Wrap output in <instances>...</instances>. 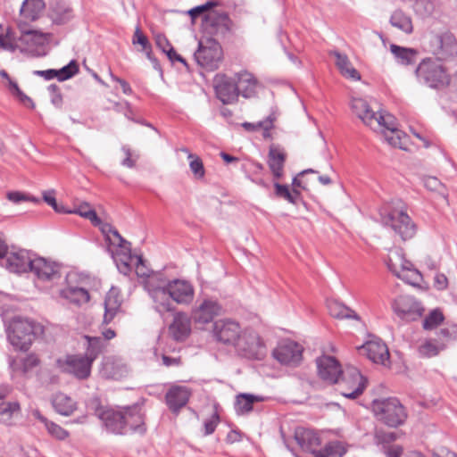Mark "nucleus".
<instances>
[{"mask_svg":"<svg viewBox=\"0 0 457 457\" xmlns=\"http://www.w3.org/2000/svg\"><path fill=\"white\" fill-rule=\"evenodd\" d=\"M194 57L199 66L208 71H214L218 69L221 62L222 49L220 43L214 38L201 39Z\"/></svg>","mask_w":457,"mask_h":457,"instance_id":"obj_8","label":"nucleus"},{"mask_svg":"<svg viewBox=\"0 0 457 457\" xmlns=\"http://www.w3.org/2000/svg\"><path fill=\"white\" fill-rule=\"evenodd\" d=\"M379 215L381 223L390 227L402 240L406 241L415 236L416 225L403 208H383Z\"/></svg>","mask_w":457,"mask_h":457,"instance_id":"obj_4","label":"nucleus"},{"mask_svg":"<svg viewBox=\"0 0 457 457\" xmlns=\"http://www.w3.org/2000/svg\"><path fill=\"white\" fill-rule=\"evenodd\" d=\"M217 4L215 2L210 1L205 3L204 4L198 5L195 8H192L188 11V14L191 16L192 20H195L199 15L204 14V16L206 14L205 12L210 11L213 6H215Z\"/></svg>","mask_w":457,"mask_h":457,"instance_id":"obj_60","label":"nucleus"},{"mask_svg":"<svg viewBox=\"0 0 457 457\" xmlns=\"http://www.w3.org/2000/svg\"><path fill=\"white\" fill-rule=\"evenodd\" d=\"M371 410L376 419L388 427H399L407 419L405 408L395 397L373 400Z\"/></svg>","mask_w":457,"mask_h":457,"instance_id":"obj_3","label":"nucleus"},{"mask_svg":"<svg viewBox=\"0 0 457 457\" xmlns=\"http://www.w3.org/2000/svg\"><path fill=\"white\" fill-rule=\"evenodd\" d=\"M73 16L72 9L63 0H56L51 4L49 17L55 24L68 22Z\"/></svg>","mask_w":457,"mask_h":457,"instance_id":"obj_36","label":"nucleus"},{"mask_svg":"<svg viewBox=\"0 0 457 457\" xmlns=\"http://www.w3.org/2000/svg\"><path fill=\"white\" fill-rule=\"evenodd\" d=\"M122 299L117 287H111L104 299V323L109 324L120 310Z\"/></svg>","mask_w":457,"mask_h":457,"instance_id":"obj_32","label":"nucleus"},{"mask_svg":"<svg viewBox=\"0 0 457 457\" xmlns=\"http://www.w3.org/2000/svg\"><path fill=\"white\" fill-rule=\"evenodd\" d=\"M394 312L405 322L418 320L424 312L421 303L411 295H400L392 303Z\"/></svg>","mask_w":457,"mask_h":457,"instance_id":"obj_10","label":"nucleus"},{"mask_svg":"<svg viewBox=\"0 0 457 457\" xmlns=\"http://www.w3.org/2000/svg\"><path fill=\"white\" fill-rule=\"evenodd\" d=\"M203 29L209 35L225 37L232 30L233 21L222 12H208L203 18Z\"/></svg>","mask_w":457,"mask_h":457,"instance_id":"obj_12","label":"nucleus"},{"mask_svg":"<svg viewBox=\"0 0 457 457\" xmlns=\"http://www.w3.org/2000/svg\"><path fill=\"white\" fill-rule=\"evenodd\" d=\"M386 264L388 269L403 280L408 281L410 278L419 275L418 270L413 269L412 263L406 260L400 251L391 252Z\"/></svg>","mask_w":457,"mask_h":457,"instance_id":"obj_20","label":"nucleus"},{"mask_svg":"<svg viewBox=\"0 0 457 457\" xmlns=\"http://www.w3.org/2000/svg\"><path fill=\"white\" fill-rule=\"evenodd\" d=\"M295 439L302 450L317 453V448L320 445L318 435L312 429L297 428L295 431Z\"/></svg>","mask_w":457,"mask_h":457,"instance_id":"obj_30","label":"nucleus"},{"mask_svg":"<svg viewBox=\"0 0 457 457\" xmlns=\"http://www.w3.org/2000/svg\"><path fill=\"white\" fill-rule=\"evenodd\" d=\"M274 187L276 196L283 198L291 204H296L297 198L300 195L297 189L295 188L293 192H290L287 185H281L278 181L274 182Z\"/></svg>","mask_w":457,"mask_h":457,"instance_id":"obj_51","label":"nucleus"},{"mask_svg":"<svg viewBox=\"0 0 457 457\" xmlns=\"http://www.w3.org/2000/svg\"><path fill=\"white\" fill-rule=\"evenodd\" d=\"M87 408L102 421L107 431L116 435L126 434L121 411L103 406L97 397L88 401Z\"/></svg>","mask_w":457,"mask_h":457,"instance_id":"obj_6","label":"nucleus"},{"mask_svg":"<svg viewBox=\"0 0 457 457\" xmlns=\"http://www.w3.org/2000/svg\"><path fill=\"white\" fill-rule=\"evenodd\" d=\"M121 411L124 418L126 434L131 432L143 435L145 433V413L142 405L134 404L128 406Z\"/></svg>","mask_w":457,"mask_h":457,"instance_id":"obj_17","label":"nucleus"},{"mask_svg":"<svg viewBox=\"0 0 457 457\" xmlns=\"http://www.w3.org/2000/svg\"><path fill=\"white\" fill-rule=\"evenodd\" d=\"M390 51L396 59L397 62L402 65H410L415 62L418 52L413 48L399 46L392 44Z\"/></svg>","mask_w":457,"mask_h":457,"instance_id":"obj_42","label":"nucleus"},{"mask_svg":"<svg viewBox=\"0 0 457 457\" xmlns=\"http://www.w3.org/2000/svg\"><path fill=\"white\" fill-rule=\"evenodd\" d=\"M136 273L141 278H149L150 280L147 282L149 287L153 288L152 280L156 277L155 274L151 275L150 270L145 265V262L141 256H136Z\"/></svg>","mask_w":457,"mask_h":457,"instance_id":"obj_56","label":"nucleus"},{"mask_svg":"<svg viewBox=\"0 0 457 457\" xmlns=\"http://www.w3.org/2000/svg\"><path fill=\"white\" fill-rule=\"evenodd\" d=\"M31 270L39 279L51 280L58 277V266L45 258L37 257L32 260Z\"/></svg>","mask_w":457,"mask_h":457,"instance_id":"obj_33","label":"nucleus"},{"mask_svg":"<svg viewBox=\"0 0 457 457\" xmlns=\"http://www.w3.org/2000/svg\"><path fill=\"white\" fill-rule=\"evenodd\" d=\"M192 390L186 386L173 385L165 394V402L169 410L178 414L189 401Z\"/></svg>","mask_w":457,"mask_h":457,"instance_id":"obj_22","label":"nucleus"},{"mask_svg":"<svg viewBox=\"0 0 457 457\" xmlns=\"http://www.w3.org/2000/svg\"><path fill=\"white\" fill-rule=\"evenodd\" d=\"M346 453L344 445L339 441H332L318 451L314 457H342Z\"/></svg>","mask_w":457,"mask_h":457,"instance_id":"obj_48","label":"nucleus"},{"mask_svg":"<svg viewBox=\"0 0 457 457\" xmlns=\"http://www.w3.org/2000/svg\"><path fill=\"white\" fill-rule=\"evenodd\" d=\"M32 260L28 253L24 250H20L15 253H11L5 261L6 269L13 273H23L30 271Z\"/></svg>","mask_w":457,"mask_h":457,"instance_id":"obj_31","label":"nucleus"},{"mask_svg":"<svg viewBox=\"0 0 457 457\" xmlns=\"http://www.w3.org/2000/svg\"><path fill=\"white\" fill-rule=\"evenodd\" d=\"M212 331L218 341L229 345L237 343L240 335V327L236 321L220 320L214 322Z\"/></svg>","mask_w":457,"mask_h":457,"instance_id":"obj_25","label":"nucleus"},{"mask_svg":"<svg viewBox=\"0 0 457 457\" xmlns=\"http://www.w3.org/2000/svg\"><path fill=\"white\" fill-rule=\"evenodd\" d=\"M52 404L55 411L62 416H70L77 409L76 402L63 393L55 394Z\"/></svg>","mask_w":457,"mask_h":457,"instance_id":"obj_38","label":"nucleus"},{"mask_svg":"<svg viewBox=\"0 0 457 457\" xmlns=\"http://www.w3.org/2000/svg\"><path fill=\"white\" fill-rule=\"evenodd\" d=\"M451 335L448 329L443 328L438 334V338L426 339L418 346V353L420 357L432 358L445 349Z\"/></svg>","mask_w":457,"mask_h":457,"instance_id":"obj_24","label":"nucleus"},{"mask_svg":"<svg viewBox=\"0 0 457 457\" xmlns=\"http://www.w3.org/2000/svg\"><path fill=\"white\" fill-rule=\"evenodd\" d=\"M302 346L294 341H285L278 345L273 351V356L280 363L295 365L302 359Z\"/></svg>","mask_w":457,"mask_h":457,"instance_id":"obj_23","label":"nucleus"},{"mask_svg":"<svg viewBox=\"0 0 457 457\" xmlns=\"http://www.w3.org/2000/svg\"><path fill=\"white\" fill-rule=\"evenodd\" d=\"M44 332L43 326L33 320L14 317L6 330L10 344L18 350L28 351L34 340Z\"/></svg>","mask_w":457,"mask_h":457,"instance_id":"obj_2","label":"nucleus"},{"mask_svg":"<svg viewBox=\"0 0 457 457\" xmlns=\"http://www.w3.org/2000/svg\"><path fill=\"white\" fill-rule=\"evenodd\" d=\"M20 405L18 403L3 402L0 403V420L6 421L10 420L12 414L18 411Z\"/></svg>","mask_w":457,"mask_h":457,"instance_id":"obj_55","label":"nucleus"},{"mask_svg":"<svg viewBox=\"0 0 457 457\" xmlns=\"http://www.w3.org/2000/svg\"><path fill=\"white\" fill-rule=\"evenodd\" d=\"M40 363V361L37 354L30 353L23 358L21 361V370L23 374H28L32 371L33 369L37 367Z\"/></svg>","mask_w":457,"mask_h":457,"instance_id":"obj_57","label":"nucleus"},{"mask_svg":"<svg viewBox=\"0 0 457 457\" xmlns=\"http://www.w3.org/2000/svg\"><path fill=\"white\" fill-rule=\"evenodd\" d=\"M221 306L218 301L212 298L197 300L191 311V318L196 324L205 325L220 315Z\"/></svg>","mask_w":457,"mask_h":457,"instance_id":"obj_15","label":"nucleus"},{"mask_svg":"<svg viewBox=\"0 0 457 457\" xmlns=\"http://www.w3.org/2000/svg\"><path fill=\"white\" fill-rule=\"evenodd\" d=\"M276 120L275 113H270L265 120L258 122L257 124H253L249 122H245L243 126L247 129H255L256 128L263 129V137H268L270 136V130L273 127V122Z\"/></svg>","mask_w":457,"mask_h":457,"instance_id":"obj_52","label":"nucleus"},{"mask_svg":"<svg viewBox=\"0 0 457 457\" xmlns=\"http://www.w3.org/2000/svg\"><path fill=\"white\" fill-rule=\"evenodd\" d=\"M359 350L361 354H365L375 363L385 365L389 359V352L386 345L378 338L366 342Z\"/></svg>","mask_w":457,"mask_h":457,"instance_id":"obj_26","label":"nucleus"},{"mask_svg":"<svg viewBox=\"0 0 457 457\" xmlns=\"http://www.w3.org/2000/svg\"><path fill=\"white\" fill-rule=\"evenodd\" d=\"M316 364L318 375L320 379L328 384H337L339 382L343 370L335 357L322 355L317 358Z\"/></svg>","mask_w":457,"mask_h":457,"instance_id":"obj_18","label":"nucleus"},{"mask_svg":"<svg viewBox=\"0 0 457 457\" xmlns=\"http://www.w3.org/2000/svg\"><path fill=\"white\" fill-rule=\"evenodd\" d=\"M169 331L176 341L186 340L191 332V322L188 316L182 312H176Z\"/></svg>","mask_w":457,"mask_h":457,"instance_id":"obj_29","label":"nucleus"},{"mask_svg":"<svg viewBox=\"0 0 457 457\" xmlns=\"http://www.w3.org/2000/svg\"><path fill=\"white\" fill-rule=\"evenodd\" d=\"M189 169L195 179H203L205 176V169L202 159L192 153H188Z\"/></svg>","mask_w":457,"mask_h":457,"instance_id":"obj_50","label":"nucleus"},{"mask_svg":"<svg viewBox=\"0 0 457 457\" xmlns=\"http://www.w3.org/2000/svg\"><path fill=\"white\" fill-rule=\"evenodd\" d=\"M137 255L131 254V246L125 245V246L120 247V249L113 255L114 262L119 271L124 275H128L131 271L132 262L136 260Z\"/></svg>","mask_w":457,"mask_h":457,"instance_id":"obj_37","label":"nucleus"},{"mask_svg":"<svg viewBox=\"0 0 457 457\" xmlns=\"http://www.w3.org/2000/svg\"><path fill=\"white\" fill-rule=\"evenodd\" d=\"M65 213H76L81 217L89 220L95 226L101 225V220L98 218L96 212L91 208L88 203L83 202L78 204L74 210H66Z\"/></svg>","mask_w":457,"mask_h":457,"instance_id":"obj_47","label":"nucleus"},{"mask_svg":"<svg viewBox=\"0 0 457 457\" xmlns=\"http://www.w3.org/2000/svg\"><path fill=\"white\" fill-rule=\"evenodd\" d=\"M111 245H115V246H118L119 248L120 247H122V246H125V245H129L130 243L128 242L127 240H125L120 235V233L118 232V230L116 228H114L113 230H112V233H111V240H107Z\"/></svg>","mask_w":457,"mask_h":457,"instance_id":"obj_64","label":"nucleus"},{"mask_svg":"<svg viewBox=\"0 0 457 457\" xmlns=\"http://www.w3.org/2000/svg\"><path fill=\"white\" fill-rule=\"evenodd\" d=\"M85 338L87 340V347L86 353L82 356L87 358L89 363L92 365L94 361L106 347V343L99 337L86 336Z\"/></svg>","mask_w":457,"mask_h":457,"instance_id":"obj_44","label":"nucleus"},{"mask_svg":"<svg viewBox=\"0 0 457 457\" xmlns=\"http://www.w3.org/2000/svg\"><path fill=\"white\" fill-rule=\"evenodd\" d=\"M327 307L329 314L334 318L361 320V317L353 310L339 301L328 300Z\"/></svg>","mask_w":457,"mask_h":457,"instance_id":"obj_39","label":"nucleus"},{"mask_svg":"<svg viewBox=\"0 0 457 457\" xmlns=\"http://www.w3.org/2000/svg\"><path fill=\"white\" fill-rule=\"evenodd\" d=\"M236 345L248 358L262 359L265 355L264 343L253 329H245L240 334Z\"/></svg>","mask_w":457,"mask_h":457,"instance_id":"obj_11","label":"nucleus"},{"mask_svg":"<svg viewBox=\"0 0 457 457\" xmlns=\"http://www.w3.org/2000/svg\"><path fill=\"white\" fill-rule=\"evenodd\" d=\"M219 422H220V417H219L218 413H216V412L213 413L211 416V418L204 420V435L208 436V435L212 434L215 431L216 427L219 424Z\"/></svg>","mask_w":457,"mask_h":457,"instance_id":"obj_62","label":"nucleus"},{"mask_svg":"<svg viewBox=\"0 0 457 457\" xmlns=\"http://www.w3.org/2000/svg\"><path fill=\"white\" fill-rule=\"evenodd\" d=\"M390 24L406 34H411L413 30L412 21L409 15L402 10H395L390 17Z\"/></svg>","mask_w":457,"mask_h":457,"instance_id":"obj_45","label":"nucleus"},{"mask_svg":"<svg viewBox=\"0 0 457 457\" xmlns=\"http://www.w3.org/2000/svg\"><path fill=\"white\" fill-rule=\"evenodd\" d=\"M19 35L13 31H7L6 35H0V45L4 49L30 48L43 46L48 39V34L35 29H26L19 25Z\"/></svg>","mask_w":457,"mask_h":457,"instance_id":"obj_5","label":"nucleus"},{"mask_svg":"<svg viewBox=\"0 0 457 457\" xmlns=\"http://www.w3.org/2000/svg\"><path fill=\"white\" fill-rule=\"evenodd\" d=\"M262 400V397L251 394H240L237 396L235 409L238 414H244L253 410L255 402Z\"/></svg>","mask_w":457,"mask_h":457,"instance_id":"obj_46","label":"nucleus"},{"mask_svg":"<svg viewBox=\"0 0 457 457\" xmlns=\"http://www.w3.org/2000/svg\"><path fill=\"white\" fill-rule=\"evenodd\" d=\"M380 123L379 127H376V130L378 129L383 133L387 143L395 147L405 149L407 136L396 129L395 117L386 113L384 120Z\"/></svg>","mask_w":457,"mask_h":457,"instance_id":"obj_19","label":"nucleus"},{"mask_svg":"<svg viewBox=\"0 0 457 457\" xmlns=\"http://www.w3.org/2000/svg\"><path fill=\"white\" fill-rule=\"evenodd\" d=\"M132 43L134 45H140L141 51L145 52L146 57L154 63V66L157 64V60L152 56V47L147 39V37L142 33L140 29L137 27L135 30Z\"/></svg>","mask_w":457,"mask_h":457,"instance_id":"obj_49","label":"nucleus"},{"mask_svg":"<svg viewBox=\"0 0 457 457\" xmlns=\"http://www.w3.org/2000/svg\"><path fill=\"white\" fill-rule=\"evenodd\" d=\"M342 386L344 384L347 386L345 390H341L342 395L349 399H355L361 395L366 386V379L355 367H347L343 370L337 383Z\"/></svg>","mask_w":457,"mask_h":457,"instance_id":"obj_13","label":"nucleus"},{"mask_svg":"<svg viewBox=\"0 0 457 457\" xmlns=\"http://www.w3.org/2000/svg\"><path fill=\"white\" fill-rule=\"evenodd\" d=\"M423 184L426 188L430 191H435L438 193H442L444 189V186L441 181L436 177H426L423 179Z\"/></svg>","mask_w":457,"mask_h":457,"instance_id":"obj_61","label":"nucleus"},{"mask_svg":"<svg viewBox=\"0 0 457 457\" xmlns=\"http://www.w3.org/2000/svg\"><path fill=\"white\" fill-rule=\"evenodd\" d=\"M57 366L62 372L71 374L78 379L87 378L92 367L82 355H67L64 359H58Z\"/></svg>","mask_w":457,"mask_h":457,"instance_id":"obj_14","label":"nucleus"},{"mask_svg":"<svg viewBox=\"0 0 457 457\" xmlns=\"http://www.w3.org/2000/svg\"><path fill=\"white\" fill-rule=\"evenodd\" d=\"M415 72L417 78L431 88H442L450 83V78L443 65L431 58L424 59Z\"/></svg>","mask_w":457,"mask_h":457,"instance_id":"obj_7","label":"nucleus"},{"mask_svg":"<svg viewBox=\"0 0 457 457\" xmlns=\"http://www.w3.org/2000/svg\"><path fill=\"white\" fill-rule=\"evenodd\" d=\"M332 54L336 57V65L344 77L353 80L361 79L359 72L352 66L345 54H342L339 52H333Z\"/></svg>","mask_w":457,"mask_h":457,"instance_id":"obj_43","label":"nucleus"},{"mask_svg":"<svg viewBox=\"0 0 457 457\" xmlns=\"http://www.w3.org/2000/svg\"><path fill=\"white\" fill-rule=\"evenodd\" d=\"M43 199H44V201L48 205L53 207V209L55 212H60V213H65L66 212V210L64 209L63 206H59L57 204V202H56V199H55V191L54 190L45 191L43 193Z\"/></svg>","mask_w":457,"mask_h":457,"instance_id":"obj_59","label":"nucleus"},{"mask_svg":"<svg viewBox=\"0 0 457 457\" xmlns=\"http://www.w3.org/2000/svg\"><path fill=\"white\" fill-rule=\"evenodd\" d=\"M287 159L285 150L279 145H271L269 149L267 163L276 180L284 176V166Z\"/></svg>","mask_w":457,"mask_h":457,"instance_id":"obj_27","label":"nucleus"},{"mask_svg":"<svg viewBox=\"0 0 457 457\" xmlns=\"http://www.w3.org/2000/svg\"><path fill=\"white\" fill-rule=\"evenodd\" d=\"M60 295L62 298L77 305L86 303L90 299L88 291L78 287H68L62 289Z\"/></svg>","mask_w":457,"mask_h":457,"instance_id":"obj_41","label":"nucleus"},{"mask_svg":"<svg viewBox=\"0 0 457 457\" xmlns=\"http://www.w3.org/2000/svg\"><path fill=\"white\" fill-rule=\"evenodd\" d=\"M154 309L161 315L175 312L174 303L188 305L195 296L193 285L186 280L175 278L150 288Z\"/></svg>","mask_w":457,"mask_h":457,"instance_id":"obj_1","label":"nucleus"},{"mask_svg":"<svg viewBox=\"0 0 457 457\" xmlns=\"http://www.w3.org/2000/svg\"><path fill=\"white\" fill-rule=\"evenodd\" d=\"M235 79L242 96L250 98L256 95L258 81L252 73L242 71L235 75Z\"/></svg>","mask_w":457,"mask_h":457,"instance_id":"obj_35","label":"nucleus"},{"mask_svg":"<svg viewBox=\"0 0 457 457\" xmlns=\"http://www.w3.org/2000/svg\"><path fill=\"white\" fill-rule=\"evenodd\" d=\"M427 49L438 59L445 60L457 54V40L454 35L448 31L431 34Z\"/></svg>","mask_w":457,"mask_h":457,"instance_id":"obj_9","label":"nucleus"},{"mask_svg":"<svg viewBox=\"0 0 457 457\" xmlns=\"http://www.w3.org/2000/svg\"><path fill=\"white\" fill-rule=\"evenodd\" d=\"M79 72V66L76 61L72 60L66 66L60 70L49 69L46 71H34L36 76L42 77L46 80L56 78L59 81L71 79Z\"/></svg>","mask_w":457,"mask_h":457,"instance_id":"obj_34","label":"nucleus"},{"mask_svg":"<svg viewBox=\"0 0 457 457\" xmlns=\"http://www.w3.org/2000/svg\"><path fill=\"white\" fill-rule=\"evenodd\" d=\"M353 112L367 126L376 130L381 125L386 113L375 112L370 104L362 98H353L351 101Z\"/></svg>","mask_w":457,"mask_h":457,"instance_id":"obj_16","label":"nucleus"},{"mask_svg":"<svg viewBox=\"0 0 457 457\" xmlns=\"http://www.w3.org/2000/svg\"><path fill=\"white\" fill-rule=\"evenodd\" d=\"M129 373L127 364L119 358L106 357L103 361L101 374L106 378L120 379Z\"/></svg>","mask_w":457,"mask_h":457,"instance_id":"obj_28","label":"nucleus"},{"mask_svg":"<svg viewBox=\"0 0 457 457\" xmlns=\"http://www.w3.org/2000/svg\"><path fill=\"white\" fill-rule=\"evenodd\" d=\"M48 91L51 94V103L57 108H61L62 104V96L60 93L59 87L55 84H51L48 87Z\"/></svg>","mask_w":457,"mask_h":457,"instance_id":"obj_63","label":"nucleus"},{"mask_svg":"<svg viewBox=\"0 0 457 457\" xmlns=\"http://www.w3.org/2000/svg\"><path fill=\"white\" fill-rule=\"evenodd\" d=\"M47 432L58 440H64L69 436V432L62 428L60 425L48 420V422L45 425Z\"/></svg>","mask_w":457,"mask_h":457,"instance_id":"obj_58","label":"nucleus"},{"mask_svg":"<svg viewBox=\"0 0 457 457\" xmlns=\"http://www.w3.org/2000/svg\"><path fill=\"white\" fill-rule=\"evenodd\" d=\"M434 8V4L430 0H416L413 4L414 12L421 17L431 15Z\"/></svg>","mask_w":457,"mask_h":457,"instance_id":"obj_53","label":"nucleus"},{"mask_svg":"<svg viewBox=\"0 0 457 457\" xmlns=\"http://www.w3.org/2000/svg\"><path fill=\"white\" fill-rule=\"evenodd\" d=\"M44 9L45 2L43 0H24L20 13L25 21H33L39 18Z\"/></svg>","mask_w":457,"mask_h":457,"instance_id":"obj_40","label":"nucleus"},{"mask_svg":"<svg viewBox=\"0 0 457 457\" xmlns=\"http://www.w3.org/2000/svg\"><path fill=\"white\" fill-rule=\"evenodd\" d=\"M444 320V316L437 310L432 311L423 320L422 327L426 330L432 329Z\"/></svg>","mask_w":457,"mask_h":457,"instance_id":"obj_54","label":"nucleus"},{"mask_svg":"<svg viewBox=\"0 0 457 457\" xmlns=\"http://www.w3.org/2000/svg\"><path fill=\"white\" fill-rule=\"evenodd\" d=\"M215 92L217 97L226 104L237 100L240 95L236 79L226 75H217L215 79Z\"/></svg>","mask_w":457,"mask_h":457,"instance_id":"obj_21","label":"nucleus"}]
</instances>
